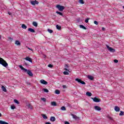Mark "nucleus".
<instances>
[{
  "mask_svg": "<svg viewBox=\"0 0 124 124\" xmlns=\"http://www.w3.org/2000/svg\"><path fill=\"white\" fill-rule=\"evenodd\" d=\"M0 64L2 65L3 66H4V67H6V66H8V64L6 62V61L0 57Z\"/></svg>",
  "mask_w": 124,
  "mask_h": 124,
  "instance_id": "nucleus-1",
  "label": "nucleus"
},
{
  "mask_svg": "<svg viewBox=\"0 0 124 124\" xmlns=\"http://www.w3.org/2000/svg\"><path fill=\"white\" fill-rule=\"evenodd\" d=\"M56 7L59 10V11H63V10L65 8L64 6L61 5H56Z\"/></svg>",
  "mask_w": 124,
  "mask_h": 124,
  "instance_id": "nucleus-2",
  "label": "nucleus"
},
{
  "mask_svg": "<svg viewBox=\"0 0 124 124\" xmlns=\"http://www.w3.org/2000/svg\"><path fill=\"white\" fill-rule=\"evenodd\" d=\"M75 81H77V82H78V83H80V84H82V85H86V82L82 81L81 79H80L79 78H76Z\"/></svg>",
  "mask_w": 124,
  "mask_h": 124,
  "instance_id": "nucleus-3",
  "label": "nucleus"
},
{
  "mask_svg": "<svg viewBox=\"0 0 124 124\" xmlns=\"http://www.w3.org/2000/svg\"><path fill=\"white\" fill-rule=\"evenodd\" d=\"M107 48L108 49V51L111 52V53H114L116 50H115V49L109 46H107Z\"/></svg>",
  "mask_w": 124,
  "mask_h": 124,
  "instance_id": "nucleus-4",
  "label": "nucleus"
},
{
  "mask_svg": "<svg viewBox=\"0 0 124 124\" xmlns=\"http://www.w3.org/2000/svg\"><path fill=\"white\" fill-rule=\"evenodd\" d=\"M64 70H65V71H64L63 72V74H64V75H69V73L68 72H70L69 70L67 69V68H64Z\"/></svg>",
  "mask_w": 124,
  "mask_h": 124,
  "instance_id": "nucleus-5",
  "label": "nucleus"
},
{
  "mask_svg": "<svg viewBox=\"0 0 124 124\" xmlns=\"http://www.w3.org/2000/svg\"><path fill=\"white\" fill-rule=\"evenodd\" d=\"M94 101V102H100V99L97 98V97H94V98H91Z\"/></svg>",
  "mask_w": 124,
  "mask_h": 124,
  "instance_id": "nucleus-6",
  "label": "nucleus"
},
{
  "mask_svg": "<svg viewBox=\"0 0 124 124\" xmlns=\"http://www.w3.org/2000/svg\"><path fill=\"white\" fill-rule=\"evenodd\" d=\"M30 2L32 5H35V4H38V3H39V2L36 0H35V1H31Z\"/></svg>",
  "mask_w": 124,
  "mask_h": 124,
  "instance_id": "nucleus-7",
  "label": "nucleus"
},
{
  "mask_svg": "<svg viewBox=\"0 0 124 124\" xmlns=\"http://www.w3.org/2000/svg\"><path fill=\"white\" fill-rule=\"evenodd\" d=\"M19 67L21 69V70H23L24 72H28V70L27 69L23 67L22 65H19Z\"/></svg>",
  "mask_w": 124,
  "mask_h": 124,
  "instance_id": "nucleus-8",
  "label": "nucleus"
},
{
  "mask_svg": "<svg viewBox=\"0 0 124 124\" xmlns=\"http://www.w3.org/2000/svg\"><path fill=\"white\" fill-rule=\"evenodd\" d=\"M94 108L96 111H100V110H101V108L99 107L98 106H95Z\"/></svg>",
  "mask_w": 124,
  "mask_h": 124,
  "instance_id": "nucleus-9",
  "label": "nucleus"
},
{
  "mask_svg": "<svg viewBox=\"0 0 124 124\" xmlns=\"http://www.w3.org/2000/svg\"><path fill=\"white\" fill-rule=\"evenodd\" d=\"M24 60H26V61H28V62H32V60L31 58H30L29 57H26Z\"/></svg>",
  "mask_w": 124,
  "mask_h": 124,
  "instance_id": "nucleus-10",
  "label": "nucleus"
},
{
  "mask_svg": "<svg viewBox=\"0 0 124 124\" xmlns=\"http://www.w3.org/2000/svg\"><path fill=\"white\" fill-rule=\"evenodd\" d=\"M40 82L41 83V84H43V85H47L48 84V82L47 81H46V80H44V79H41L40 80Z\"/></svg>",
  "mask_w": 124,
  "mask_h": 124,
  "instance_id": "nucleus-11",
  "label": "nucleus"
},
{
  "mask_svg": "<svg viewBox=\"0 0 124 124\" xmlns=\"http://www.w3.org/2000/svg\"><path fill=\"white\" fill-rule=\"evenodd\" d=\"M27 74H28V75H29V76H31V77H32V76H33L32 72H31V71L30 70H28Z\"/></svg>",
  "mask_w": 124,
  "mask_h": 124,
  "instance_id": "nucleus-12",
  "label": "nucleus"
},
{
  "mask_svg": "<svg viewBox=\"0 0 124 124\" xmlns=\"http://www.w3.org/2000/svg\"><path fill=\"white\" fill-rule=\"evenodd\" d=\"M114 110L116 111V112H120V108L118 106H115L114 108Z\"/></svg>",
  "mask_w": 124,
  "mask_h": 124,
  "instance_id": "nucleus-13",
  "label": "nucleus"
},
{
  "mask_svg": "<svg viewBox=\"0 0 124 124\" xmlns=\"http://www.w3.org/2000/svg\"><path fill=\"white\" fill-rule=\"evenodd\" d=\"M15 44H16L17 46H21V43H20V41L18 40L16 41Z\"/></svg>",
  "mask_w": 124,
  "mask_h": 124,
  "instance_id": "nucleus-14",
  "label": "nucleus"
},
{
  "mask_svg": "<svg viewBox=\"0 0 124 124\" xmlns=\"http://www.w3.org/2000/svg\"><path fill=\"white\" fill-rule=\"evenodd\" d=\"M28 31H30V32H35V31L34 29H32V28H29Z\"/></svg>",
  "mask_w": 124,
  "mask_h": 124,
  "instance_id": "nucleus-15",
  "label": "nucleus"
},
{
  "mask_svg": "<svg viewBox=\"0 0 124 124\" xmlns=\"http://www.w3.org/2000/svg\"><path fill=\"white\" fill-rule=\"evenodd\" d=\"M26 106L29 108V109H32V106H31V104H28Z\"/></svg>",
  "mask_w": 124,
  "mask_h": 124,
  "instance_id": "nucleus-16",
  "label": "nucleus"
},
{
  "mask_svg": "<svg viewBox=\"0 0 124 124\" xmlns=\"http://www.w3.org/2000/svg\"><path fill=\"white\" fill-rule=\"evenodd\" d=\"M88 79H89L90 80H91L92 81H93V80L94 79L93 77L92 76H88Z\"/></svg>",
  "mask_w": 124,
  "mask_h": 124,
  "instance_id": "nucleus-17",
  "label": "nucleus"
},
{
  "mask_svg": "<svg viewBox=\"0 0 124 124\" xmlns=\"http://www.w3.org/2000/svg\"><path fill=\"white\" fill-rule=\"evenodd\" d=\"M1 89L3 92H4L5 93H6L7 92V90H6V88L4 86H1Z\"/></svg>",
  "mask_w": 124,
  "mask_h": 124,
  "instance_id": "nucleus-18",
  "label": "nucleus"
},
{
  "mask_svg": "<svg viewBox=\"0 0 124 124\" xmlns=\"http://www.w3.org/2000/svg\"><path fill=\"white\" fill-rule=\"evenodd\" d=\"M50 121L51 122H55V121H56V118L54 116H51L50 117Z\"/></svg>",
  "mask_w": 124,
  "mask_h": 124,
  "instance_id": "nucleus-19",
  "label": "nucleus"
},
{
  "mask_svg": "<svg viewBox=\"0 0 124 124\" xmlns=\"http://www.w3.org/2000/svg\"><path fill=\"white\" fill-rule=\"evenodd\" d=\"M41 116L43 117V119H45V120H47V119H48L46 114H41Z\"/></svg>",
  "mask_w": 124,
  "mask_h": 124,
  "instance_id": "nucleus-20",
  "label": "nucleus"
},
{
  "mask_svg": "<svg viewBox=\"0 0 124 124\" xmlns=\"http://www.w3.org/2000/svg\"><path fill=\"white\" fill-rule=\"evenodd\" d=\"M51 105L52 106H57V103L56 102H51Z\"/></svg>",
  "mask_w": 124,
  "mask_h": 124,
  "instance_id": "nucleus-21",
  "label": "nucleus"
},
{
  "mask_svg": "<svg viewBox=\"0 0 124 124\" xmlns=\"http://www.w3.org/2000/svg\"><path fill=\"white\" fill-rule=\"evenodd\" d=\"M71 116H72L73 119H75V120H77V119H78V117L73 114H71Z\"/></svg>",
  "mask_w": 124,
  "mask_h": 124,
  "instance_id": "nucleus-22",
  "label": "nucleus"
},
{
  "mask_svg": "<svg viewBox=\"0 0 124 124\" xmlns=\"http://www.w3.org/2000/svg\"><path fill=\"white\" fill-rule=\"evenodd\" d=\"M86 95H87L88 96H92V93L89 92H86Z\"/></svg>",
  "mask_w": 124,
  "mask_h": 124,
  "instance_id": "nucleus-23",
  "label": "nucleus"
},
{
  "mask_svg": "<svg viewBox=\"0 0 124 124\" xmlns=\"http://www.w3.org/2000/svg\"><path fill=\"white\" fill-rule=\"evenodd\" d=\"M56 13H57V14H59V15H60L61 16H63V14H62V13L59 11H56Z\"/></svg>",
  "mask_w": 124,
  "mask_h": 124,
  "instance_id": "nucleus-24",
  "label": "nucleus"
},
{
  "mask_svg": "<svg viewBox=\"0 0 124 124\" xmlns=\"http://www.w3.org/2000/svg\"><path fill=\"white\" fill-rule=\"evenodd\" d=\"M0 124H8L7 122L0 120Z\"/></svg>",
  "mask_w": 124,
  "mask_h": 124,
  "instance_id": "nucleus-25",
  "label": "nucleus"
},
{
  "mask_svg": "<svg viewBox=\"0 0 124 124\" xmlns=\"http://www.w3.org/2000/svg\"><path fill=\"white\" fill-rule=\"evenodd\" d=\"M55 93L56 94H60V93H61V92L59 90H55Z\"/></svg>",
  "mask_w": 124,
  "mask_h": 124,
  "instance_id": "nucleus-26",
  "label": "nucleus"
},
{
  "mask_svg": "<svg viewBox=\"0 0 124 124\" xmlns=\"http://www.w3.org/2000/svg\"><path fill=\"white\" fill-rule=\"evenodd\" d=\"M32 25L34 27H37V23L35 21L32 22Z\"/></svg>",
  "mask_w": 124,
  "mask_h": 124,
  "instance_id": "nucleus-27",
  "label": "nucleus"
},
{
  "mask_svg": "<svg viewBox=\"0 0 124 124\" xmlns=\"http://www.w3.org/2000/svg\"><path fill=\"white\" fill-rule=\"evenodd\" d=\"M21 27L24 30H26V29H27V26H26V25L25 24H22Z\"/></svg>",
  "mask_w": 124,
  "mask_h": 124,
  "instance_id": "nucleus-28",
  "label": "nucleus"
},
{
  "mask_svg": "<svg viewBox=\"0 0 124 124\" xmlns=\"http://www.w3.org/2000/svg\"><path fill=\"white\" fill-rule=\"evenodd\" d=\"M56 29H57V30H61L62 29V26L57 25H56Z\"/></svg>",
  "mask_w": 124,
  "mask_h": 124,
  "instance_id": "nucleus-29",
  "label": "nucleus"
},
{
  "mask_svg": "<svg viewBox=\"0 0 124 124\" xmlns=\"http://www.w3.org/2000/svg\"><path fill=\"white\" fill-rule=\"evenodd\" d=\"M61 110H62V111H65V110H66V108H65L64 106H62V107H61Z\"/></svg>",
  "mask_w": 124,
  "mask_h": 124,
  "instance_id": "nucleus-30",
  "label": "nucleus"
},
{
  "mask_svg": "<svg viewBox=\"0 0 124 124\" xmlns=\"http://www.w3.org/2000/svg\"><path fill=\"white\" fill-rule=\"evenodd\" d=\"M80 28L83 29V30H87V28H86V27L83 25H80Z\"/></svg>",
  "mask_w": 124,
  "mask_h": 124,
  "instance_id": "nucleus-31",
  "label": "nucleus"
},
{
  "mask_svg": "<svg viewBox=\"0 0 124 124\" xmlns=\"http://www.w3.org/2000/svg\"><path fill=\"white\" fill-rule=\"evenodd\" d=\"M43 91L45 92V93H49V90H48L47 89L44 88Z\"/></svg>",
  "mask_w": 124,
  "mask_h": 124,
  "instance_id": "nucleus-32",
  "label": "nucleus"
},
{
  "mask_svg": "<svg viewBox=\"0 0 124 124\" xmlns=\"http://www.w3.org/2000/svg\"><path fill=\"white\" fill-rule=\"evenodd\" d=\"M14 102L15 103H16V104H19V101H18V100H17V99H15L14 100Z\"/></svg>",
  "mask_w": 124,
  "mask_h": 124,
  "instance_id": "nucleus-33",
  "label": "nucleus"
},
{
  "mask_svg": "<svg viewBox=\"0 0 124 124\" xmlns=\"http://www.w3.org/2000/svg\"><path fill=\"white\" fill-rule=\"evenodd\" d=\"M124 111H121L120 113L119 114V116H124Z\"/></svg>",
  "mask_w": 124,
  "mask_h": 124,
  "instance_id": "nucleus-34",
  "label": "nucleus"
},
{
  "mask_svg": "<svg viewBox=\"0 0 124 124\" xmlns=\"http://www.w3.org/2000/svg\"><path fill=\"white\" fill-rule=\"evenodd\" d=\"M48 32H49V33H52L53 32V30H51V29H48Z\"/></svg>",
  "mask_w": 124,
  "mask_h": 124,
  "instance_id": "nucleus-35",
  "label": "nucleus"
},
{
  "mask_svg": "<svg viewBox=\"0 0 124 124\" xmlns=\"http://www.w3.org/2000/svg\"><path fill=\"white\" fill-rule=\"evenodd\" d=\"M41 100L44 101V102H46V98H41Z\"/></svg>",
  "mask_w": 124,
  "mask_h": 124,
  "instance_id": "nucleus-36",
  "label": "nucleus"
},
{
  "mask_svg": "<svg viewBox=\"0 0 124 124\" xmlns=\"http://www.w3.org/2000/svg\"><path fill=\"white\" fill-rule=\"evenodd\" d=\"M80 3H81V4H84V0H79Z\"/></svg>",
  "mask_w": 124,
  "mask_h": 124,
  "instance_id": "nucleus-37",
  "label": "nucleus"
},
{
  "mask_svg": "<svg viewBox=\"0 0 124 124\" xmlns=\"http://www.w3.org/2000/svg\"><path fill=\"white\" fill-rule=\"evenodd\" d=\"M89 20H90V18H88L86 19H85V23H89Z\"/></svg>",
  "mask_w": 124,
  "mask_h": 124,
  "instance_id": "nucleus-38",
  "label": "nucleus"
},
{
  "mask_svg": "<svg viewBox=\"0 0 124 124\" xmlns=\"http://www.w3.org/2000/svg\"><path fill=\"white\" fill-rule=\"evenodd\" d=\"M11 108L12 110H14V109L16 108L15 106H11Z\"/></svg>",
  "mask_w": 124,
  "mask_h": 124,
  "instance_id": "nucleus-39",
  "label": "nucleus"
},
{
  "mask_svg": "<svg viewBox=\"0 0 124 124\" xmlns=\"http://www.w3.org/2000/svg\"><path fill=\"white\" fill-rule=\"evenodd\" d=\"M26 48H28L29 50H31L32 52H33V49L29 47L28 46H26Z\"/></svg>",
  "mask_w": 124,
  "mask_h": 124,
  "instance_id": "nucleus-40",
  "label": "nucleus"
},
{
  "mask_svg": "<svg viewBox=\"0 0 124 124\" xmlns=\"http://www.w3.org/2000/svg\"><path fill=\"white\" fill-rule=\"evenodd\" d=\"M48 67H50V68H52V67H53V65L49 64L48 65Z\"/></svg>",
  "mask_w": 124,
  "mask_h": 124,
  "instance_id": "nucleus-41",
  "label": "nucleus"
},
{
  "mask_svg": "<svg viewBox=\"0 0 124 124\" xmlns=\"http://www.w3.org/2000/svg\"><path fill=\"white\" fill-rule=\"evenodd\" d=\"M114 62L115 63H117L119 62V61H118V60L115 59L114 60Z\"/></svg>",
  "mask_w": 124,
  "mask_h": 124,
  "instance_id": "nucleus-42",
  "label": "nucleus"
},
{
  "mask_svg": "<svg viewBox=\"0 0 124 124\" xmlns=\"http://www.w3.org/2000/svg\"><path fill=\"white\" fill-rule=\"evenodd\" d=\"M8 39H9V40H11V41L13 40V38H11V37H9Z\"/></svg>",
  "mask_w": 124,
  "mask_h": 124,
  "instance_id": "nucleus-43",
  "label": "nucleus"
},
{
  "mask_svg": "<svg viewBox=\"0 0 124 124\" xmlns=\"http://www.w3.org/2000/svg\"><path fill=\"white\" fill-rule=\"evenodd\" d=\"M94 24H95V25H98V22L96 21H94Z\"/></svg>",
  "mask_w": 124,
  "mask_h": 124,
  "instance_id": "nucleus-44",
  "label": "nucleus"
},
{
  "mask_svg": "<svg viewBox=\"0 0 124 124\" xmlns=\"http://www.w3.org/2000/svg\"><path fill=\"white\" fill-rule=\"evenodd\" d=\"M102 30H103V31H106V29H105V28H104V27H102Z\"/></svg>",
  "mask_w": 124,
  "mask_h": 124,
  "instance_id": "nucleus-45",
  "label": "nucleus"
},
{
  "mask_svg": "<svg viewBox=\"0 0 124 124\" xmlns=\"http://www.w3.org/2000/svg\"><path fill=\"white\" fill-rule=\"evenodd\" d=\"M62 87H63V89H66V85H63L62 86Z\"/></svg>",
  "mask_w": 124,
  "mask_h": 124,
  "instance_id": "nucleus-46",
  "label": "nucleus"
},
{
  "mask_svg": "<svg viewBox=\"0 0 124 124\" xmlns=\"http://www.w3.org/2000/svg\"><path fill=\"white\" fill-rule=\"evenodd\" d=\"M108 118L109 120H112V117H110V116H108Z\"/></svg>",
  "mask_w": 124,
  "mask_h": 124,
  "instance_id": "nucleus-47",
  "label": "nucleus"
},
{
  "mask_svg": "<svg viewBox=\"0 0 124 124\" xmlns=\"http://www.w3.org/2000/svg\"><path fill=\"white\" fill-rule=\"evenodd\" d=\"M65 124H69V122L66 121L65 122Z\"/></svg>",
  "mask_w": 124,
  "mask_h": 124,
  "instance_id": "nucleus-48",
  "label": "nucleus"
},
{
  "mask_svg": "<svg viewBox=\"0 0 124 124\" xmlns=\"http://www.w3.org/2000/svg\"><path fill=\"white\" fill-rule=\"evenodd\" d=\"M8 14H9V15H12V13L8 12Z\"/></svg>",
  "mask_w": 124,
  "mask_h": 124,
  "instance_id": "nucleus-49",
  "label": "nucleus"
},
{
  "mask_svg": "<svg viewBox=\"0 0 124 124\" xmlns=\"http://www.w3.org/2000/svg\"><path fill=\"white\" fill-rule=\"evenodd\" d=\"M65 67H68V66L67 65H66L65 66Z\"/></svg>",
  "mask_w": 124,
  "mask_h": 124,
  "instance_id": "nucleus-50",
  "label": "nucleus"
},
{
  "mask_svg": "<svg viewBox=\"0 0 124 124\" xmlns=\"http://www.w3.org/2000/svg\"><path fill=\"white\" fill-rule=\"evenodd\" d=\"M28 85H31V83H30V82H29V83H28Z\"/></svg>",
  "mask_w": 124,
  "mask_h": 124,
  "instance_id": "nucleus-51",
  "label": "nucleus"
},
{
  "mask_svg": "<svg viewBox=\"0 0 124 124\" xmlns=\"http://www.w3.org/2000/svg\"><path fill=\"white\" fill-rule=\"evenodd\" d=\"M0 117H1V113H0Z\"/></svg>",
  "mask_w": 124,
  "mask_h": 124,
  "instance_id": "nucleus-52",
  "label": "nucleus"
},
{
  "mask_svg": "<svg viewBox=\"0 0 124 124\" xmlns=\"http://www.w3.org/2000/svg\"><path fill=\"white\" fill-rule=\"evenodd\" d=\"M0 39H1V36L0 35Z\"/></svg>",
  "mask_w": 124,
  "mask_h": 124,
  "instance_id": "nucleus-53",
  "label": "nucleus"
},
{
  "mask_svg": "<svg viewBox=\"0 0 124 124\" xmlns=\"http://www.w3.org/2000/svg\"><path fill=\"white\" fill-rule=\"evenodd\" d=\"M44 58H46V55H44Z\"/></svg>",
  "mask_w": 124,
  "mask_h": 124,
  "instance_id": "nucleus-54",
  "label": "nucleus"
},
{
  "mask_svg": "<svg viewBox=\"0 0 124 124\" xmlns=\"http://www.w3.org/2000/svg\"><path fill=\"white\" fill-rule=\"evenodd\" d=\"M8 124H9L8 123Z\"/></svg>",
  "mask_w": 124,
  "mask_h": 124,
  "instance_id": "nucleus-55",
  "label": "nucleus"
}]
</instances>
